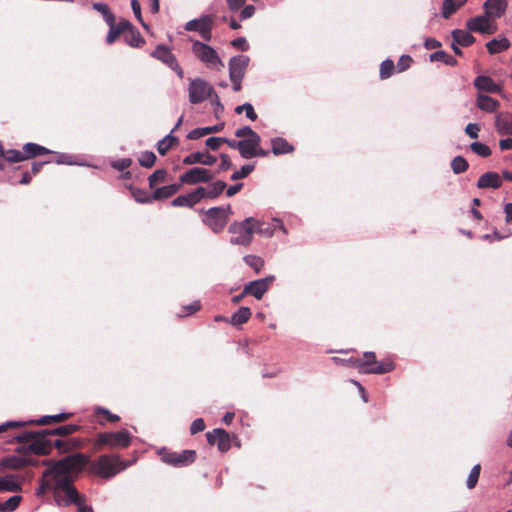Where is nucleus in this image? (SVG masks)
I'll return each instance as SVG.
<instances>
[{
  "instance_id": "nucleus-1",
  "label": "nucleus",
  "mask_w": 512,
  "mask_h": 512,
  "mask_svg": "<svg viewBox=\"0 0 512 512\" xmlns=\"http://www.w3.org/2000/svg\"><path fill=\"white\" fill-rule=\"evenodd\" d=\"M80 461L75 457H66L56 463L52 468L54 474V498L58 506H69L74 504L77 512H93L91 506L87 505L72 483V473L79 469Z\"/></svg>"
},
{
  "instance_id": "nucleus-2",
  "label": "nucleus",
  "mask_w": 512,
  "mask_h": 512,
  "mask_svg": "<svg viewBox=\"0 0 512 512\" xmlns=\"http://www.w3.org/2000/svg\"><path fill=\"white\" fill-rule=\"evenodd\" d=\"M118 455H103L94 463V471L103 478H111L128 467Z\"/></svg>"
},
{
  "instance_id": "nucleus-3",
  "label": "nucleus",
  "mask_w": 512,
  "mask_h": 512,
  "mask_svg": "<svg viewBox=\"0 0 512 512\" xmlns=\"http://www.w3.org/2000/svg\"><path fill=\"white\" fill-rule=\"evenodd\" d=\"M192 52L208 69L219 71L224 67L217 51L203 42L194 41Z\"/></svg>"
},
{
  "instance_id": "nucleus-4",
  "label": "nucleus",
  "mask_w": 512,
  "mask_h": 512,
  "mask_svg": "<svg viewBox=\"0 0 512 512\" xmlns=\"http://www.w3.org/2000/svg\"><path fill=\"white\" fill-rule=\"evenodd\" d=\"M229 232L234 234L230 239L232 245L248 246L256 232L255 218L248 217L241 223L230 226Z\"/></svg>"
},
{
  "instance_id": "nucleus-5",
  "label": "nucleus",
  "mask_w": 512,
  "mask_h": 512,
  "mask_svg": "<svg viewBox=\"0 0 512 512\" xmlns=\"http://www.w3.org/2000/svg\"><path fill=\"white\" fill-rule=\"evenodd\" d=\"M131 443V435L128 431L104 432L98 434L96 444L98 447L126 448Z\"/></svg>"
},
{
  "instance_id": "nucleus-6",
  "label": "nucleus",
  "mask_w": 512,
  "mask_h": 512,
  "mask_svg": "<svg viewBox=\"0 0 512 512\" xmlns=\"http://www.w3.org/2000/svg\"><path fill=\"white\" fill-rule=\"evenodd\" d=\"M214 88L202 78H195L188 86V97L191 104H199L212 97Z\"/></svg>"
},
{
  "instance_id": "nucleus-7",
  "label": "nucleus",
  "mask_w": 512,
  "mask_h": 512,
  "mask_svg": "<svg viewBox=\"0 0 512 512\" xmlns=\"http://www.w3.org/2000/svg\"><path fill=\"white\" fill-rule=\"evenodd\" d=\"M158 455L162 462L175 467L188 466L196 459V452L194 450H184L181 453H176L166 448H161L158 450Z\"/></svg>"
},
{
  "instance_id": "nucleus-8",
  "label": "nucleus",
  "mask_w": 512,
  "mask_h": 512,
  "mask_svg": "<svg viewBox=\"0 0 512 512\" xmlns=\"http://www.w3.org/2000/svg\"><path fill=\"white\" fill-rule=\"evenodd\" d=\"M231 207H213L206 212L207 224L215 232H221L227 225Z\"/></svg>"
},
{
  "instance_id": "nucleus-9",
  "label": "nucleus",
  "mask_w": 512,
  "mask_h": 512,
  "mask_svg": "<svg viewBox=\"0 0 512 512\" xmlns=\"http://www.w3.org/2000/svg\"><path fill=\"white\" fill-rule=\"evenodd\" d=\"M214 23V16L202 15L200 18L192 19L188 21L184 28L186 31H195L206 40L210 41L212 38V27Z\"/></svg>"
},
{
  "instance_id": "nucleus-10",
  "label": "nucleus",
  "mask_w": 512,
  "mask_h": 512,
  "mask_svg": "<svg viewBox=\"0 0 512 512\" xmlns=\"http://www.w3.org/2000/svg\"><path fill=\"white\" fill-rule=\"evenodd\" d=\"M214 175L210 170L201 167H193L180 175L179 180L182 184L194 185L211 181Z\"/></svg>"
},
{
  "instance_id": "nucleus-11",
  "label": "nucleus",
  "mask_w": 512,
  "mask_h": 512,
  "mask_svg": "<svg viewBox=\"0 0 512 512\" xmlns=\"http://www.w3.org/2000/svg\"><path fill=\"white\" fill-rule=\"evenodd\" d=\"M273 224L265 223L260 219H255L256 232L266 238H272L279 230L283 235H288V229L279 217L272 218Z\"/></svg>"
},
{
  "instance_id": "nucleus-12",
  "label": "nucleus",
  "mask_w": 512,
  "mask_h": 512,
  "mask_svg": "<svg viewBox=\"0 0 512 512\" xmlns=\"http://www.w3.org/2000/svg\"><path fill=\"white\" fill-rule=\"evenodd\" d=\"M275 280V276L269 275L267 277L257 279L249 282L243 289V294L254 296L257 300H261L264 294L268 291L270 284Z\"/></svg>"
},
{
  "instance_id": "nucleus-13",
  "label": "nucleus",
  "mask_w": 512,
  "mask_h": 512,
  "mask_svg": "<svg viewBox=\"0 0 512 512\" xmlns=\"http://www.w3.org/2000/svg\"><path fill=\"white\" fill-rule=\"evenodd\" d=\"M467 29L471 32H479L483 34H492L496 31V25L485 14L475 16L466 23Z\"/></svg>"
},
{
  "instance_id": "nucleus-14",
  "label": "nucleus",
  "mask_w": 512,
  "mask_h": 512,
  "mask_svg": "<svg viewBox=\"0 0 512 512\" xmlns=\"http://www.w3.org/2000/svg\"><path fill=\"white\" fill-rule=\"evenodd\" d=\"M204 194L205 188L198 187L188 194L179 195L171 202V205L174 207H193L204 198Z\"/></svg>"
},
{
  "instance_id": "nucleus-15",
  "label": "nucleus",
  "mask_w": 512,
  "mask_h": 512,
  "mask_svg": "<svg viewBox=\"0 0 512 512\" xmlns=\"http://www.w3.org/2000/svg\"><path fill=\"white\" fill-rule=\"evenodd\" d=\"M250 58L246 55L233 56L228 63L229 78H244Z\"/></svg>"
},
{
  "instance_id": "nucleus-16",
  "label": "nucleus",
  "mask_w": 512,
  "mask_h": 512,
  "mask_svg": "<svg viewBox=\"0 0 512 512\" xmlns=\"http://www.w3.org/2000/svg\"><path fill=\"white\" fill-rule=\"evenodd\" d=\"M206 438L209 444L217 445V448L221 452H226L230 449V438L228 433L221 428H216L206 434Z\"/></svg>"
},
{
  "instance_id": "nucleus-17",
  "label": "nucleus",
  "mask_w": 512,
  "mask_h": 512,
  "mask_svg": "<svg viewBox=\"0 0 512 512\" xmlns=\"http://www.w3.org/2000/svg\"><path fill=\"white\" fill-rule=\"evenodd\" d=\"M473 85L478 90V93H502V86L486 75L477 76L474 79Z\"/></svg>"
},
{
  "instance_id": "nucleus-18",
  "label": "nucleus",
  "mask_w": 512,
  "mask_h": 512,
  "mask_svg": "<svg viewBox=\"0 0 512 512\" xmlns=\"http://www.w3.org/2000/svg\"><path fill=\"white\" fill-rule=\"evenodd\" d=\"M260 142L261 138L259 135L240 140L239 153L241 157L250 159L257 156Z\"/></svg>"
},
{
  "instance_id": "nucleus-19",
  "label": "nucleus",
  "mask_w": 512,
  "mask_h": 512,
  "mask_svg": "<svg viewBox=\"0 0 512 512\" xmlns=\"http://www.w3.org/2000/svg\"><path fill=\"white\" fill-rule=\"evenodd\" d=\"M494 126L501 136H512V113L499 112L495 115Z\"/></svg>"
},
{
  "instance_id": "nucleus-20",
  "label": "nucleus",
  "mask_w": 512,
  "mask_h": 512,
  "mask_svg": "<svg viewBox=\"0 0 512 512\" xmlns=\"http://www.w3.org/2000/svg\"><path fill=\"white\" fill-rule=\"evenodd\" d=\"M507 5L506 0H487L483 4L484 14L494 22L495 19L504 15Z\"/></svg>"
},
{
  "instance_id": "nucleus-21",
  "label": "nucleus",
  "mask_w": 512,
  "mask_h": 512,
  "mask_svg": "<svg viewBox=\"0 0 512 512\" xmlns=\"http://www.w3.org/2000/svg\"><path fill=\"white\" fill-rule=\"evenodd\" d=\"M365 358H371L373 360V367H370L368 369H363V373H369V374H385L388 373L395 368V364L391 360L378 362L375 357L374 352H365L364 353Z\"/></svg>"
},
{
  "instance_id": "nucleus-22",
  "label": "nucleus",
  "mask_w": 512,
  "mask_h": 512,
  "mask_svg": "<svg viewBox=\"0 0 512 512\" xmlns=\"http://www.w3.org/2000/svg\"><path fill=\"white\" fill-rule=\"evenodd\" d=\"M151 56L158 59L172 70L178 69V63L174 55L171 53L169 48L164 45H158L156 49L151 53Z\"/></svg>"
},
{
  "instance_id": "nucleus-23",
  "label": "nucleus",
  "mask_w": 512,
  "mask_h": 512,
  "mask_svg": "<svg viewBox=\"0 0 512 512\" xmlns=\"http://www.w3.org/2000/svg\"><path fill=\"white\" fill-rule=\"evenodd\" d=\"M501 185L502 179L500 175L496 172H486L482 174L477 181V187L479 189H498L499 187H501Z\"/></svg>"
},
{
  "instance_id": "nucleus-24",
  "label": "nucleus",
  "mask_w": 512,
  "mask_h": 512,
  "mask_svg": "<svg viewBox=\"0 0 512 512\" xmlns=\"http://www.w3.org/2000/svg\"><path fill=\"white\" fill-rule=\"evenodd\" d=\"M34 464L31 459L16 455L8 456L0 460V467L9 469H21Z\"/></svg>"
},
{
  "instance_id": "nucleus-25",
  "label": "nucleus",
  "mask_w": 512,
  "mask_h": 512,
  "mask_svg": "<svg viewBox=\"0 0 512 512\" xmlns=\"http://www.w3.org/2000/svg\"><path fill=\"white\" fill-rule=\"evenodd\" d=\"M476 106L484 112L492 113L500 107V102L486 94L477 93Z\"/></svg>"
},
{
  "instance_id": "nucleus-26",
  "label": "nucleus",
  "mask_w": 512,
  "mask_h": 512,
  "mask_svg": "<svg viewBox=\"0 0 512 512\" xmlns=\"http://www.w3.org/2000/svg\"><path fill=\"white\" fill-rule=\"evenodd\" d=\"M216 162V157L204 152H194L183 159V164L192 165L196 163H200L203 165H213Z\"/></svg>"
},
{
  "instance_id": "nucleus-27",
  "label": "nucleus",
  "mask_w": 512,
  "mask_h": 512,
  "mask_svg": "<svg viewBox=\"0 0 512 512\" xmlns=\"http://www.w3.org/2000/svg\"><path fill=\"white\" fill-rule=\"evenodd\" d=\"M224 125V123H220L213 126L196 128L190 131L187 137L190 140H197L200 139L201 137H204L205 135L221 132L224 128Z\"/></svg>"
},
{
  "instance_id": "nucleus-28",
  "label": "nucleus",
  "mask_w": 512,
  "mask_h": 512,
  "mask_svg": "<svg viewBox=\"0 0 512 512\" xmlns=\"http://www.w3.org/2000/svg\"><path fill=\"white\" fill-rule=\"evenodd\" d=\"M49 153L53 152L36 143L29 142L23 146V156L25 157V160Z\"/></svg>"
},
{
  "instance_id": "nucleus-29",
  "label": "nucleus",
  "mask_w": 512,
  "mask_h": 512,
  "mask_svg": "<svg viewBox=\"0 0 512 512\" xmlns=\"http://www.w3.org/2000/svg\"><path fill=\"white\" fill-rule=\"evenodd\" d=\"M108 26H109V32L106 37V42L108 44H112L119 37V35L122 32L126 31L127 29H129L131 27V24L126 20H122L118 24L115 23V24L108 25Z\"/></svg>"
},
{
  "instance_id": "nucleus-30",
  "label": "nucleus",
  "mask_w": 512,
  "mask_h": 512,
  "mask_svg": "<svg viewBox=\"0 0 512 512\" xmlns=\"http://www.w3.org/2000/svg\"><path fill=\"white\" fill-rule=\"evenodd\" d=\"M271 145H272V152L275 155H282V154H288L293 152L294 147L288 143L287 140H285L282 137H276L271 139Z\"/></svg>"
},
{
  "instance_id": "nucleus-31",
  "label": "nucleus",
  "mask_w": 512,
  "mask_h": 512,
  "mask_svg": "<svg viewBox=\"0 0 512 512\" xmlns=\"http://www.w3.org/2000/svg\"><path fill=\"white\" fill-rule=\"evenodd\" d=\"M452 38L454 42H456L458 45L467 47L474 43L475 38L471 34V31H465L461 29H456L452 31Z\"/></svg>"
},
{
  "instance_id": "nucleus-32",
  "label": "nucleus",
  "mask_w": 512,
  "mask_h": 512,
  "mask_svg": "<svg viewBox=\"0 0 512 512\" xmlns=\"http://www.w3.org/2000/svg\"><path fill=\"white\" fill-rule=\"evenodd\" d=\"M71 416L70 413H59L55 415H45L40 417L39 419L28 421L29 425H48L51 422H62L68 419Z\"/></svg>"
},
{
  "instance_id": "nucleus-33",
  "label": "nucleus",
  "mask_w": 512,
  "mask_h": 512,
  "mask_svg": "<svg viewBox=\"0 0 512 512\" xmlns=\"http://www.w3.org/2000/svg\"><path fill=\"white\" fill-rule=\"evenodd\" d=\"M21 490V483L18 482L13 475H7L0 478V491L20 492Z\"/></svg>"
},
{
  "instance_id": "nucleus-34",
  "label": "nucleus",
  "mask_w": 512,
  "mask_h": 512,
  "mask_svg": "<svg viewBox=\"0 0 512 512\" xmlns=\"http://www.w3.org/2000/svg\"><path fill=\"white\" fill-rule=\"evenodd\" d=\"M181 184H170L157 188L153 193V199L162 200L173 196L179 191Z\"/></svg>"
},
{
  "instance_id": "nucleus-35",
  "label": "nucleus",
  "mask_w": 512,
  "mask_h": 512,
  "mask_svg": "<svg viewBox=\"0 0 512 512\" xmlns=\"http://www.w3.org/2000/svg\"><path fill=\"white\" fill-rule=\"evenodd\" d=\"M486 47L491 54H497L507 50L510 47V42L506 38L492 39L486 44Z\"/></svg>"
},
{
  "instance_id": "nucleus-36",
  "label": "nucleus",
  "mask_w": 512,
  "mask_h": 512,
  "mask_svg": "<svg viewBox=\"0 0 512 512\" xmlns=\"http://www.w3.org/2000/svg\"><path fill=\"white\" fill-rule=\"evenodd\" d=\"M430 61L431 62L440 61V62H443L446 65L452 66V67L457 65V60L453 56L449 55L448 53H446L445 51H442V50L432 53L430 55Z\"/></svg>"
},
{
  "instance_id": "nucleus-37",
  "label": "nucleus",
  "mask_w": 512,
  "mask_h": 512,
  "mask_svg": "<svg viewBox=\"0 0 512 512\" xmlns=\"http://www.w3.org/2000/svg\"><path fill=\"white\" fill-rule=\"evenodd\" d=\"M251 317V311L248 307H241L231 316V324L241 325L246 323Z\"/></svg>"
},
{
  "instance_id": "nucleus-38",
  "label": "nucleus",
  "mask_w": 512,
  "mask_h": 512,
  "mask_svg": "<svg viewBox=\"0 0 512 512\" xmlns=\"http://www.w3.org/2000/svg\"><path fill=\"white\" fill-rule=\"evenodd\" d=\"M177 141H178L177 138L175 136H173L171 133H169L164 138H162L160 141H158L157 151L159 152L160 155H165L168 152V150L174 144L177 143Z\"/></svg>"
},
{
  "instance_id": "nucleus-39",
  "label": "nucleus",
  "mask_w": 512,
  "mask_h": 512,
  "mask_svg": "<svg viewBox=\"0 0 512 512\" xmlns=\"http://www.w3.org/2000/svg\"><path fill=\"white\" fill-rule=\"evenodd\" d=\"M21 501L22 496H11L4 503L0 504V512H14L19 507Z\"/></svg>"
},
{
  "instance_id": "nucleus-40",
  "label": "nucleus",
  "mask_w": 512,
  "mask_h": 512,
  "mask_svg": "<svg viewBox=\"0 0 512 512\" xmlns=\"http://www.w3.org/2000/svg\"><path fill=\"white\" fill-rule=\"evenodd\" d=\"M225 188V182L220 180L216 181L213 184H211L208 189H205L204 198H216L224 191Z\"/></svg>"
},
{
  "instance_id": "nucleus-41",
  "label": "nucleus",
  "mask_w": 512,
  "mask_h": 512,
  "mask_svg": "<svg viewBox=\"0 0 512 512\" xmlns=\"http://www.w3.org/2000/svg\"><path fill=\"white\" fill-rule=\"evenodd\" d=\"M243 112L245 113L246 117L251 121H255L258 117L251 103L246 102L242 105H238L235 108V113L241 114Z\"/></svg>"
},
{
  "instance_id": "nucleus-42",
  "label": "nucleus",
  "mask_w": 512,
  "mask_h": 512,
  "mask_svg": "<svg viewBox=\"0 0 512 512\" xmlns=\"http://www.w3.org/2000/svg\"><path fill=\"white\" fill-rule=\"evenodd\" d=\"M395 65L390 59L384 60L380 65L379 76L382 80L388 79L392 76Z\"/></svg>"
},
{
  "instance_id": "nucleus-43",
  "label": "nucleus",
  "mask_w": 512,
  "mask_h": 512,
  "mask_svg": "<svg viewBox=\"0 0 512 512\" xmlns=\"http://www.w3.org/2000/svg\"><path fill=\"white\" fill-rule=\"evenodd\" d=\"M244 262L253 268L256 272H260L264 267V260L256 255H246L243 258Z\"/></svg>"
},
{
  "instance_id": "nucleus-44",
  "label": "nucleus",
  "mask_w": 512,
  "mask_h": 512,
  "mask_svg": "<svg viewBox=\"0 0 512 512\" xmlns=\"http://www.w3.org/2000/svg\"><path fill=\"white\" fill-rule=\"evenodd\" d=\"M470 149L473 153L480 157H488L491 155V149L488 145L481 142H473L470 144Z\"/></svg>"
},
{
  "instance_id": "nucleus-45",
  "label": "nucleus",
  "mask_w": 512,
  "mask_h": 512,
  "mask_svg": "<svg viewBox=\"0 0 512 512\" xmlns=\"http://www.w3.org/2000/svg\"><path fill=\"white\" fill-rule=\"evenodd\" d=\"M2 157L10 162V163H17L25 160V157L23 156V151H19L16 149H10V150H3Z\"/></svg>"
},
{
  "instance_id": "nucleus-46",
  "label": "nucleus",
  "mask_w": 512,
  "mask_h": 512,
  "mask_svg": "<svg viewBox=\"0 0 512 512\" xmlns=\"http://www.w3.org/2000/svg\"><path fill=\"white\" fill-rule=\"evenodd\" d=\"M451 168L455 174H460L468 169V162L462 156H457L451 161Z\"/></svg>"
},
{
  "instance_id": "nucleus-47",
  "label": "nucleus",
  "mask_w": 512,
  "mask_h": 512,
  "mask_svg": "<svg viewBox=\"0 0 512 512\" xmlns=\"http://www.w3.org/2000/svg\"><path fill=\"white\" fill-rule=\"evenodd\" d=\"M139 164L145 168H151L156 161V155L152 151L142 152L138 158Z\"/></svg>"
},
{
  "instance_id": "nucleus-48",
  "label": "nucleus",
  "mask_w": 512,
  "mask_h": 512,
  "mask_svg": "<svg viewBox=\"0 0 512 512\" xmlns=\"http://www.w3.org/2000/svg\"><path fill=\"white\" fill-rule=\"evenodd\" d=\"M55 162L58 165L65 164V165L89 166L88 164H86L84 162H79V161L75 160V158L72 155L65 154V153H60L58 155L57 159L55 160Z\"/></svg>"
},
{
  "instance_id": "nucleus-49",
  "label": "nucleus",
  "mask_w": 512,
  "mask_h": 512,
  "mask_svg": "<svg viewBox=\"0 0 512 512\" xmlns=\"http://www.w3.org/2000/svg\"><path fill=\"white\" fill-rule=\"evenodd\" d=\"M77 430H78V426L77 425L68 424V425L60 426V427L55 428V429L50 430V431H45V433L51 434V435H61V436H64V435L72 434V433L76 432Z\"/></svg>"
},
{
  "instance_id": "nucleus-50",
  "label": "nucleus",
  "mask_w": 512,
  "mask_h": 512,
  "mask_svg": "<svg viewBox=\"0 0 512 512\" xmlns=\"http://www.w3.org/2000/svg\"><path fill=\"white\" fill-rule=\"evenodd\" d=\"M461 6L455 0H444L442 16L448 19L453 13L457 11Z\"/></svg>"
},
{
  "instance_id": "nucleus-51",
  "label": "nucleus",
  "mask_w": 512,
  "mask_h": 512,
  "mask_svg": "<svg viewBox=\"0 0 512 512\" xmlns=\"http://www.w3.org/2000/svg\"><path fill=\"white\" fill-rule=\"evenodd\" d=\"M480 470H481L480 464H476L472 467V469L468 475L467 482H466L468 489H473L476 486L479 476H480Z\"/></svg>"
},
{
  "instance_id": "nucleus-52",
  "label": "nucleus",
  "mask_w": 512,
  "mask_h": 512,
  "mask_svg": "<svg viewBox=\"0 0 512 512\" xmlns=\"http://www.w3.org/2000/svg\"><path fill=\"white\" fill-rule=\"evenodd\" d=\"M167 172L164 169L154 171L148 178L150 187H154L158 183H162L166 179Z\"/></svg>"
},
{
  "instance_id": "nucleus-53",
  "label": "nucleus",
  "mask_w": 512,
  "mask_h": 512,
  "mask_svg": "<svg viewBox=\"0 0 512 512\" xmlns=\"http://www.w3.org/2000/svg\"><path fill=\"white\" fill-rule=\"evenodd\" d=\"M253 170H254V165H251V164L244 165L241 167L240 170L235 171L231 175V179L233 181L243 179V178L247 177Z\"/></svg>"
},
{
  "instance_id": "nucleus-54",
  "label": "nucleus",
  "mask_w": 512,
  "mask_h": 512,
  "mask_svg": "<svg viewBox=\"0 0 512 512\" xmlns=\"http://www.w3.org/2000/svg\"><path fill=\"white\" fill-rule=\"evenodd\" d=\"M28 448L32 453L37 455H45L48 453V447L39 441H34Z\"/></svg>"
},
{
  "instance_id": "nucleus-55",
  "label": "nucleus",
  "mask_w": 512,
  "mask_h": 512,
  "mask_svg": "<svg viewBox=\"0 0 512 512\" xmlns=\"http://www.w3.org/2000/svg\"><path fill=\"white\" fill-rule=\"evenodd\" d=\"M480 125L477 123H469L465 127V133L472 139H477L479 137Z\"/></svg>"
},
{
  "instance_id": "nucleus-56",
  "label": "nucleus",
  "mask_w": 512,
  "mask_h": 512,
  "mask_svg": "<svg viewBox=\"0 0 512 512\" xmlns=\"http://www.w3.org/2000/svg\"><path fill=\"white\" fill-rule=\"evenodd\" d=\"M235 136L238 138H251L253 136H258V134L249 126H244L235 131Z\"/></svg>"
},
{
  "instance_id": "nucleus-57",
  "label": "nucleus",
  "mask_w": 512,
  "mask_h": 512,
  "mask_svg": "<svg viewBox=\"0 0 512 512\" xmlns=\"http://www.w3.org/2000/svg\"><path fill=\"white\" fill-rule=\"evenodd\" d=\"M353 367L363 373V369L373 367V360L371 358H365V360L355 359V361H353Z\"/></svg>"
},
{
  "instance_id": "nucleus-58",
  "label": "nucleus",
  "mask_w": 512,
  "mask_h": 512,
  "mask_svg": "<svg viewBox=\"0 0 512 512\" xmlns=\"http://www.w3.org/2000/svg\"><path fill=\"white\" fill-rule=\"evenodd\" d=\"M211 98V104L213 105V111L215 116L218 118L219 115L224 111V107L220 102L219 96L214 92Z\"/></svg>"
},
{
  "instance_id": "nucleus-59",
  "label": "nucleus",
  "mask_w": 512,
  "mask_h": 512,
  "mask_svg": "<svg viewBox=\"0 0 512 512\" xmlns=\"http://www.w3.org/2000/svg\"><path fill=\"white\" fill-rule=\"evenodd\" d=\"M94 412L96 414L105 415L108 418V420L111 422H117L120 420V417L118 415L111 413L108 409L103 408L101 406H96L94 408Z\"/></svg>"
},
{
  "instance_id": "nucleus-60",
  "label": "nucleus",
  "mask_w": 512,
  "mask_h": 512,
  "mask_svg": "<svg viewBox=\"0 0 512 512\" xmlns=\"http://www.w3.org/2000/svg\"><path fill=\"white\" fill-rule=\"evenodd\" d=\"M412 58L409 55H402L397 63L398 72H403L410 67Z\"/></svg>"
},
{
  "instance_id": "nucleus-61",
  "label": "nucleus",
  "mask_w": 512,
  "mask_h": 512,
  "mask_svg": "<svg viewBox=\"0 0 512 512\" xmlns=\"http://www.w3.org/2000/svg\"><path fill=\"white\" fill-rule=\"evenodd\" d=\"M225 138L223 137H210L206 140V146L211 150H218L220 145L223 144Z\"/></svg>"
},
{
  "instance_id": "nucleus-62",
  "label": "nucleus",
  "mask_w": 512,
  "mask_h": 512,
  "mask_svg": "<svg viewBox=\"0 0 512 512\" xmlns=\"http://www.w3.org/2000/svg\"><path fill=\"white\" fill-rule=\"evenodd\" d=\"M204 429L205 422L202 418L195 419L190 426V432L192 435L202 432Z\"/></svg>"
},
{
  "instance_id": "nucleus-63",
  "label": "nucleus",
  "mask_w": 512,
  "mask_h": 512,
  "mask_svg": "<svg viewBox=\"0 0 512 512\" xmlns=\"http://www.w3.org/2000/svg\"><path fill=\"white\" fill-rule=\"evenodd\" d=\"M132 164V160L130 158L119 159L113 163V167L119 171H123L129 168Z\"/></svg>"
},
{
  "instance_id": "nucleus-64",
  "label": "nucleus",
  "mask_w": 512,
  "mask_h": 512,
  "mask_svg": "<svg viewBox=\"0 0 512 512\" xmlns=\"http://www.w3.org/2000/svg\"><path fill=\"white\" fill-rule=\"evenodd\" d=\"M232 46L240 49L241 51H247L249 45L244 37H238L231 42Z\"/></svg>"
}]
</instances>
